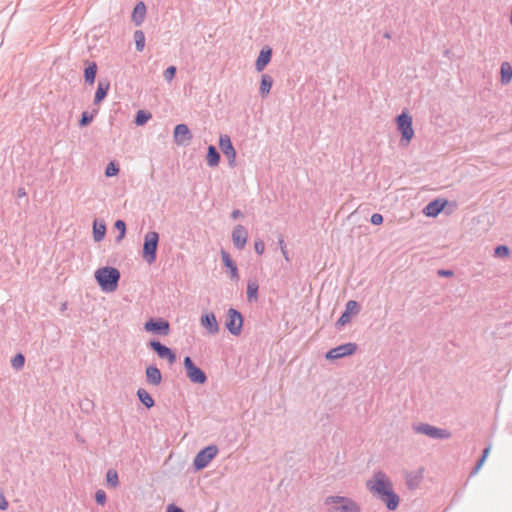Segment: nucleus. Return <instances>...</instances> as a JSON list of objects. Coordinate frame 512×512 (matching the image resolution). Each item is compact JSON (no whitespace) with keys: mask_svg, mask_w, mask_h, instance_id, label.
<instances>
[{"mask_svg":"<svg viewBox=\"0 0 512 512\" xmlns=\"http://www.w3.org/2000/svg\"><path fill=\"white\" fill-rule=\"evenodd\" d=\"M366 488L384 503L388 510L394 511L398 508L400 497L395 493L393 482L384 471H374L371 478L366 481Z\"/></svg>","mask_w":512,"mask_h":512,"instance_id":"nucleus-1","label":"nucleus"},{"mask_svg":"<svg viewBox=\"0 0 512 512\" xmlns=\"http://www.w3.org/2000/svg\"><path fill=\"white\" fill-rule=\"evenodd\" d=\"M94 277L102 291L111 293L117 289L121 274L117 268L106 266L98 268Z\"/></svg>","mask_w":512,"mask_h":512,"instance_id":"nucleus-2","label":"nucleus"},{"mask_svg":"<svg viewBox=\"0 0 512 512\" xmlns=\"http://www.w3.org/2000/svg\"><path fill=\"white\" fill-rule=\"evenodd\" d=\"M327 512H361L360 506L351 498L344 496H329L325 499Z\"/></svg>","mask_w":512,"mask_h":512,"instance_id":"nucleus-3","label":"nucleus"},{"mask_svg":"<svg viewBox=\"0 0 512 512\" xmlns=\"http://www.w3.org/2000/svg\"><path fill=\"white\" fill-rule=\"evenodd\" d=\"M396 125L397 130L401 134L400 146H408L414 136V130L412 127V117L408 113L403 111L396 117Z\"/></svg>","mask_w":512,"mask_h":512,"instance_id":"nucleus-4","label":"nucleus"},{"mask_svg":"<svg viewBox=\"0 0 512 512\" xmlns=\"http://www.w3.org/2000/svg\"><path fill=\"white\" fill-rule=\"evenodd\" d=\"M159 243V234L155 231H149L145 234L142 257L148 264L156 261L157 248Z\"/></svg>","mask_w":512,"mask_h":512,"instance_id":"nucleus-5","label":"nucleus"},{"mask_svg":"<svg viewBox=\"0 0 512 512\" xmlns=\"http://www.w3.org/2000/svg\"><path fill=\"white\" fill-rule=\"evenodd\" d=\"M218 447L214 444L208 445L200 450L193 460V467L195 471H200L206 468L209 463L217 456Z\"/></svg>","mask_w":512,"mask_h":512,"instance_id":"nucleus-6","label":"nucleus"},{"mask_svg":"<svg viewBox=\"0 0 512 512\" xmlns=\"http://www.w3.org/2000/svg\"><path fill=\"white\" fill-rule=\"evenodd\" d=\"M415 433L426 435L432 439L445 440L451 437V432L447 429L438 428L428 423H419L413 425Z\"/></svg>","mask_w":512,"mask_h":512,"instance_id":"nucleus-7","label":"nucleus"},{"mask_svg":"<svg viewBox=\"0 0 512 512\" xmlns=\"http://www.w3.org/2000/svg\"><path fill=\"white\" fill-rule=\"evenodd\" d=\"M186 375L192 383L204 384L207 381L205 372L194 364L189 356H186L183 361Z\"/></svg>","mask_w":512,"mask_h":512,"instance_id":"nucleus-8","label":"nucleus"},{"mask_svg":"<svg viewBox=\"0 0 512 512\" xmlns=\"http://www.w3.org/2000/svg\"><path fill=\"white\" fill-rule=\"evenodd\" d=\"M226 329L234 336H238L243 328V316L234 308H229L227 311Z\"/></svg>","mask_w":512,"mask_h":512,"instance_id":"nucleus-9","label":"nucleus"},{"mask_svg":"<svg viewBox=\"0 0 512 512\" xmlns=\"http://www.w3.org/2000/svg\"><path fill=\"white\" fill-rule=\"evenodd\" d=\"M356 350L357 344L349 342L330 349L326 353L325 357L329 360L340 359L345 356L353 355L356 352Z\"/></svg>","mask_w":512,"mask_h":512,"instance_id":"nucleus-10","label":"nucleus"},{"mask_svg":"<svg viewBox=\"0 0 512 512\" xmlns=\"http://www.w3.org/2000/svg\"><path fill=\"white\" fill-rule=\"evenodd\" d=\"M148 346L158 355L161 359H166L170 365L174 364L176 361L175 352L169 347L162 344L160 341L151 340L148 343Z\"/></svg>","mask_w":512,"mask_h":512,"instance_id":"nucleus-11","label":"nucleus"},{"mask_svg":"<svg viewBox=\"0 0 512 512\" xmlns=\"http://www.w3.org/2000/svg\"><path fill=\"white\" fill-rule=\"evenodd\" d=\"M219 147L223 154L227 157L229 166L234 168L236 166V150L233 147L231 139L228 135H220Z\"/></svg>","mask_w":512,"mask_h":512,"instance_id":"nucleus-12","label":"nucleus"},{"mask_svg":"<svg viewBox=\"0 0 512 512\" xmlns=\"http://www.w3.org/2000/svg\"><path fill=\"white\" fill-rule=\"evenodd\" d=\"M144 328L148 332L162 336H166L170 332L169 322L163 319L151 318L145 323Z\"/></svg>","mask_w":512,"mask_h":512,"instance_id":"nucleus-13","label":"nucleus"},{"mask_svg":"<svg viewBox=\"0 0 512 512\" xmlns=\"http://www.w3.org/2000/svg\"><path fill=\"white\" fill-rule=\"evenodd\" d=\"M193 135L186 124H178L174 128L173 140L178 146H186L192 140Z\"/></svg>","mask_w":512,"mask_h":512,"instance_id":"nucleus-14","label":"nucleus"},{"mask_svg":"<svg viewBox=\"0 0 512 512\" xmlns=\"http://www.w3.org/2000/svg\"><path fill=\"white\" fill-rule=\"evenodd\" d=\"M360 312V305L355 300H349L345 305V310L336 322L337 327H342L351 321L352 315H357Z\"/></svg>","mask_w":512,"mask_h":512,"instance_id":"nucleus-15","label":"nucleus"},{"mask_svg":"<svg viewBox=\"0 0 512 512\" xmlns=\"http://www.w3.org/2000/svg\"><path fill=\"white\" fill-rule=\"evenodd\" d=\"M247 238L248 232L243 225H237L234 227L232 232V241L238 250H242L245 247Z\"/></svg>","mask_w":512,"mask_h":512,"instance_id":"nucleus-16","label":"nucleus"},{"mask_svg":"<svg viewBox=\"0 0 512 512\" xmlns=\"http://www.w3.org/2000/svg\"><path fill=\"white\" fill-rule=\"evenodd\" d=\"M200 321L209 334L215 335L219 332V325L213 312L203 314Z\"/></svg>","mask_w":512,"mask_h":512,"instance_id":"nucleus-17","label":"nucleus"},{"mask_svg":"<svg viewBox=\"0 0 512 512\" xmlns=\"http://www.w3.org/2000/svg\"><path fill=\"white\" fill-rule=\"evenodd\" d=\"M272 57V49L269 46H265L261 49L258 58L255 63V69L261 72L269 64Z\"/></svg>","mask_w":512,"mask_h":512,"instance_id":"nucleus-18","label":"nucleus"},{"mask_svg":"<svg viewBox=\"0 0 512 512\" xmlns=\"http://www.w3.org/2000/svg\"><path fill=\"white\" fill-rule=\"evenodd\" d=\"M221 259L225 267L230 270L231 280L237 281L239 279L238 268L231 256L225 250H221Z\"/></svg>","mask_w":512,"mask_h":512,"instance_id":"nucleus-19","label":"nucleus"},{"mask_svg":"<svg viewBox=\"0 0 512 512\" xmlns=\"http://www.w3.org/2000/svg\"><path fill=\"white\" fill-rule=\"evenodd\" d=\"M146 380L149 384L158 386L162 382L161 371L154 365H150L145 370Z\"/></svg>","mask_w":512,"mask_h":512,"instance_id":"nucleus-20","label":"nucleus"},{"mask_svg":"<svg viewBox=\"0 0 512 512\" xmlns=\"http://www.w3.org/2000/svg\"><path fill=\"white\" fill-rule=\"evenodd\" d=\"M446 201L439 199L429 202L424 208V213L429 217H436L444 209Z\"/></svg>","mask_w":512,"mask_h":512,"instance_id":"nucleus-21","label":"nucleus"},{"mask_svg":"<svg viewBox=\"0 0 512 512\" xmlns=\"http://www.w3.org/2000/svg\"><path fill=\"white\" fill-rule=\"evenodd\" d=\"M109 88L110 82L108 80H99L97 90L94 96L95 105H98L106 98Z\"/></svg>","mask_w":512,"mask_h":512,"instance_id":"nucleus-22","label":"nucleus"},{"mask_svg":"<svg viewBox=\"0 0 512 512\" xmlns=\"http://www.w3.org/2000/svg\"><path fill=\"white\" fill-rule=\"evenodd\" d=\"M146 16V6L145 4L140 1L138 2L132 12V21L136 26H140L145 19Z\"/></svg>","mask_w":512,"mask_h":512,"instance_id":"nucleus-23","label":"nucleus"},{"mask_svg":"<svg viewBox=\"0 0 512 512\" xmlns=\"http://www.w3.org/2000/svg\"><path fill=\"white\" fill-rule=\"evenodd\" d=\"M272 85H273L272 77L267 74H263L261 76V82H260V88H259L260 95L263 98L266 97L270 93Z\"/></svg>","mask_w":512,"mask_h":512,"instance_id":"nucleus-24","label":"nucleus"},{"mask_svg":"<svg viewBox=\"0 0 512 512\" xmlns=\"http://www.w3.org/2000/svg\"><path fill=\"white\" fill-rule=\"evenodd\" d=\"M207 164L210 167H216L220 162V154L215 146L210 145L207 149L206 155Z\"/></svg>","mask_w":512,"mask_h":512,"instance_id":"nucleus-25","label":"nucleus"},{"mask_svg":"<svg viewBox=\"0 0 512 512\" xmlns=\"http://www.w3.org/2000/svg\"><path fill=\"white\" fill-rule=\"evenodd\" d=\"M137 397L140 400V402L147 408L150 409L155 405V401L152 398V396L144 389L139 388L137 390Z\"/></svg>","mask_w":512,"mask_h":512,"instance_id":"nucleus-26","label":"nucleus"},{"mask_svg":"<svg viewBox=\"0 0 512 512\" xmlns=\"http://www.w3.org/2000/svg\"><path fill=\"white\" fill-rule=\"evenodd\" d=\"M106 234V225L103 222L94 220L93 222V238L95 242H100L104 239Z\"/></svg>","mask_w":512,"mask_h":512,"instance_id":"nucleus-27","label":"nucleus"},{"mask_svg":"<svg viewBox=\"0 0 512 512\" xmlns=\"http://www.w3.org/2000/svg\"><path fill=\"white\" fill-rule=\"evenodd\" d=\"M259 285L256 280H249L247 284V299L249 302L258 300Z\"/></svg>","mask_w":512,"mask_h":512,"instance_id":"nucleus-28","label":"nucleus"},{"mask_svg":"<svg viewBox=\"0 0 512 512\" xmlns=\"http://www.w3.org/2000/svg\"><path fill=\"white\" fill-rule=\"evenodd\" d=\"M97 74V65L95 62H91L84 70V79L88 84H93L95 82Z\"/></svg>","mask_w":512,"mask_h":512,"instance_id":"nucleus-29","label":"nucleus"},{"mask_svg":"<svg viewBox=\"0 0 512 512\" xmlns=\"http://www.w3.org/2000/svg\"><path fill=\"white\" fill-rule=\"evenodd\" d=\"M501 82L508 84L512 79V67L508 62H503L500 67Z\"/></svg>","mask_w":512,"mask_h":512,"instance_id":"nucleus-30","label":"nucleus"},{"mask_svg":"<svg viewBox=\"0 0 512 512\" xmlns=\"http://www.w3.org/2000/svg\"><path fill=\"white\" fill-rule=\"evenodd\" d=\"M134 41H135V46H136V50L138 52H142L144 47H145V34L142 30H136L134 32Z\"/></svg>","mask_w":512,"mask_h":512,"instance_id":"nucleus-31","label":"nucleus"},{"mask_svg":"<svg viewBox=\"0 0 512 512\" xmlns=\"http://www.w3.org/2000/svg\"><path fill=\"white\" fill-rule=\"evenodd\" d=\"M106 482L109 486L116 488L119 485L118 473L114 469H109L106 473Z\"/></svg>","mask_w":512,"mask_h":512,"instance_id":"nucleus-32","label":"nucleus"},{"mask_svg":"<svg viewBox=\"0 0 512 512\" xmlns=\"http://www.w3.org/2000/svg\"><path fill=\"white\" fill-rule=\"evenodd\" d=\"M152 117L150 112H147L145 110H139L136 113L135 116V124L138 126L144 125L148 120H150Z\"/></svg>","mask_w":512,"mask_h":512,"instance_id":"nucleus-33","label":"nucleus"},{"mask_svg":"<svg viewBox=\"0 0 512 512\" xmlns=\"http://www.w3.org/2000/svg\"><path fill=\"white\" fill-rule=\"evenodd\" d=\"M96 113H97V110H94L92 113H90L88 111H84L81 114V118L79 120V126L85 127V126L89 125L93 121Z\"/></svg>","mask_w":512,"mask_h":512,"instance_id":"nucleus-34","label":"nucleus"},{"mask_svg":"<svg viewBox=\"0 0 512 512\" xmlns=\"http://www.w3.org/2000/svg\"><path fill=\"white\" fill-rule=\"evenodd\" d=\"M114 227L119 231V235L116 237V242H121L126 234V223L119 219L114 223Z\"/></svg>","mask_w":512,"mask_h":512,"instance_id":"nucleus-35","label":"nucleus"},{"mask_svg":"<svg viewBox=\"0 0 512 512\" xmlns=\"http://www.w3.org/2000/svg\"><path fill=\"white\" fill-rule=\"evenodd\" d=\"M24 364L25 357L21 353L16 354L11 360V366L16 370L22 369Z\"/></svg>","mask_w":512,"mask_h":512,"instance_id":"nucleus-36","label":"nucleus"},{"mask_svg":"<svg viewBox=\"0 0 512 512\" xmlns=\"http://www.w3.org/2000/svg\"><path fill=\"white\" fill-rule=\"evenodd\" d=\"M509 253H510V250L509 248L506 246V245H498L495 249H494V256L495 257H507L509 256Z\"/></svg>","mask_w":512,"mask_h":512,"instance_id":"nucleus-37","label":"nucleus"},{"mask_svg":"<svg viewBox=\"0 0 512 512\" xmlns=\"http://www.w3.org/2000/svg\"><path fill=\"white\" fill-rule=\"evenodd\" d=\"M106 493L103 490H97L95 493V501L98 505L104 506L106 504Z\"/></svg>","mask_w":512,"mask_h":512,"instance_id":"nucleus-38","label":"nucleus"},{"mask_svg":"<svg viewBox=\"0 0 512 512\" xmlns=\"http://www.w3.org/2000/svg\"><path fill=\"white\" fill-rule=\"evenodd\" d=\"M118 172H119V168L113 162H111L106 167L105 175L107 177H112V176L117 175Z\"/></svg>","mask_w":512,"mask_h":512,"instance_id":"nucleus-39","label":"nucleus"},{"mask_svg":"<svg viewBox=\"0 0 512 512\" xmlns=\"http://www.w3.org/2000/svg\"><path fill=\"white\" fill-rule=\"evenodd\" d=\"M175 74H176V67L175 66H169L164 71L163 76H164L166 81L170 82L175 77Z\"/></svg>","mask_w":512,"mask_h":512,"instance_id":"nucleus-40","label":"nucleus"},{"mask_svg":"<svg viewBox=\"0 0 512 512\" xmlns=\"http://www.w3.org/2000/svg\"><path fill=\"white\" fill-rule=\"evenodd\" d=\"M254 249H255V252L258 254V255H262L264 253V250H265V244L264 242L261 240V239H257L255 242H254Z\"/></svg>","mask_w":512,"mask_h":512,"instance_id":"nucleus-41","label":"nucleus"},{"mask_svg":"<svg viewBox=\"0 0 512 512\" xmlns=\"http://www.w3.org/2000/svg\"><path fill=\"white\" fill-rule=\"evenodd\" d=\"M370 222L373 225H380L383 223V216L379 213H374V214H372V216L370 218Z\"/></svg>","mask_w":512,"mask_h":512,"instance_id":"nucleus-42","label":"nucleus"},{"mask_svg":"<svg viewBox=\"0 0 512 512\" xmlns=\"http://www.w3.org/2000/svg\"><path fill=\"white\" fill-rule=\"evenodd\" d=\"M486 459H484L483 457H480L479 460L477 461L474 469L472 470L470 476H473L475 474L478 473V471L480 470V468L483 466L484 462H485Z\"/></svg>","mask_w":512,"mask_h":512,"instance_id":"nucleus-43","label":"nucleus"},{"mask_svg":"<svg viewBox=\"0 0 512 512\" xmlns=\"http://www.w3.org/2000/svg\"><path fill=\"white\" fill-rule=\"evenodd\" d=\"M166 512H184V510L175 504H170L168 505Z\"/></svg>","mask_w":512,"mask_h":512,"instance_id":"nucleus-44","label":"nucleus"},{"mask_svg":"<svg viewBox=\"0 0 512 512\" xmlns=\"http://www.w3.org/2000/svg\"><path fill=\"white\" fill-rule=\"evenodd\" d=\"M438 275L443 276V277H451V276H453V271H451V270H439L438 271Z\"/></svg>","mask_w":512,"mask_h":512,"instance_id":"nucleus-45","label":"nucleus"},{"mask_svg":"<svg viewBox=\"0 0 512 512\" xmlns=\"http://www.w3.org/2000/svg\"><path fill=\"white\" fill-rule=\"evenodd\" d=\"M242 216H243V214H242V212H241L239 209H235V210H233V211H232V213H231V217H232V219H234V220H235V219H238L239 217H242Z\"/></svg>","mask_w":512,"mask_h":512,"instance_id":"nucleus-46","label":"nucleus"},{"mask_svg":"<svg viewBox=\"0 0 512 512\" xmlns=\"http://www.w3.org/2000/svg\"><path fill=\"white\" fill-rule=\"evenodd\" d=\"M490 450H491V445L487 446L484 450H483V453H482V456L484 459H486L490 453Z\"/></svg>","mask_w":512,"mask_h":512,"instance_id":"nucleus-47","label":"nucleus"},{"mask_svg":"<svg viewBox=\"0 0 512 512\" xmlns=\"http://www.w3.org/2000/svg\"><path fill=\"white\" fill-rule=\"evenodd\" d=\"M281 252H282L283 256L285 257V259H286V260H289V258H288V252H287V249H286V245H283V246L281 247Z\"/></svg>","mask_w":512,"mask_h":512,"instance_id":"nucleus-48","label":"nucleus"},{"mask_svg":"<svg viewBox=\"0 0 512 512\" xmlns=\"http://www.w3.org/2000/svg\"><path fill=\"white\" fill-rule=\"evenodd\" d=\"M25 195H26V193H25V190L23 188L18 189V196L19 197H22V196H25Z\"/></svg>","mask_w":512,"mask_h":512,"instance_id":"nucleus-49","label":"nucleus"},{"mask_svg":"<svg viewBox=\"0 0 512 512\" xmlns=\"http://www.w3.org/2000/svg\"><path fill=\"white\" fill-rule=\"evenodd\" d=\"M383 36H384V38H386V39H390V38H391V33H390V32H385V33L383 34Z\"/></svg>","mask_w":512,"mask_h":512,"instance_id":"nucleus-50","label":"nucleus"},{"mask_svg":"<svg viewBox=\"0 0 512 512\" xmlns=\"http://www.w3.org/2000/svg\"><path fill=\"white\" fill-rule=\"evenodd\" d=\"M283 245H285L284 239H283V238H280V239H279V246H280V248H281Z\"/></svg>","mask_w":512,"mask_h":512,"instance_id":"nucleus-51","label":"nucleus"}]
</instances>
